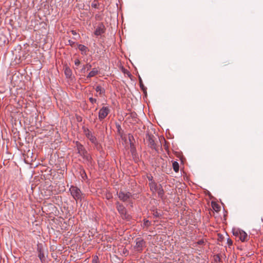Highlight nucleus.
I'll return each mask as SVG.
<instances>
[{"mask_svg":"<svg viewBox=\"0 0 263 263\" xmlns=\"http://www.w3.org/2000/svg\"><path fill=\"white\" fill-rule=\"evenodd\" d=\"M204 243V240L203 239H201V240H199V241H198L197 242V243L199 245H203Z\"/></svg>","mask_w":263,"mask_h":263,"instance_id":"nucleus-29","label":"nucleus"},{"mask_svg":"<svg viewBox=\"0 0 263 263\" xmlns=\"http://www.w3.org/2000/svg\"><path fill=\"white\" fill-rule=\"evenodd\" d=\"M117 209L119 213L121 214L122 217L124 219L129 220L130 218L129 215L126 213V209L125 207L119 202L116 203Z\"/></svg>","mask_w":263,"mask_h":263,"instance_id":"nucleus-5","label":"nucleus"},{"mask_svg":"<svg viewBox=\"0 0 263 263\" xmlns=\"http://www.w3.org/2000/svg\"><path fill=\"white\" fill-rule=\"evenodd\" d=\"M96 90L97 92H99L100 95H104L105 92L104 88H102L100 85H98L96 87Z\"/></svg>","mask_w":263,"mask_h":263,"instance_id":"nucleus-17","label":"nucleus"},{"mask_svg":"<svg viewBox=\"0 0 263 263\" xmlns=\"http://www.w3.org/2000/svg\"><path fill=\"white\" fill-rule=\"evenodd\" d=\"M173 167L175 172H178L179 169V163L177 161H174L173 163Z\"/></svg>","mask_w":263,"mask_h":263,"instance_id":"nucleus-18","label":"nucleus"},{"mask_svg":"<svg viewBox=\"0 0 263 263\" xmlns=\"http://www.w3.org/2000/svg\"><path fill=\"white\" fill-rule=\"evenodd\" d=\"M217 260H218L219 261H220V257H219V255H217Z\"/></svg>","mask_w":263,"mask_h":263,"instance_id":"nucleus-33","label":"nucleus"},{"mask_svg":"<svg viewBox=\"0 0 263 263\" xmlns=\"http://www.w3.org/2000/svg\"><path fill=\"white\" fill-rule=\"evenodd\" d=\"M71 33L73 35H77V32L76 31L74 30H72L71 31Z\"/></svg>","mask_w":263,"mask_h":263,"instance_id":"nucleus-32","label":"nucleus"},{"mask_svg":"<svg viewBox=\"0 0 263 263\" xmlns=\"http://www.w3.org/2000/svg\"><path fill=\"white\" fill-rule=\"evenodd\" d=\"M118 197L120 200L123 202L128 201L132 197V194L130 192H124L123 191H120L118 193Z\"/></svg>","mask_w":263,"mask_h":263,"instance_id":"nucleus-7","label":"nucleus"},{"mask_svg":"<svg viewBox=\"0 0 263 263\" xmlns=\"http://www.w3.org/2000/svg\"><path fill=\"white\" fill-rule=\"evenodd\" d=\"M92 6H93V7H96V4H95V5H92Z\"/></svg>","mask_w":263,"mask_h":263,"instance_id":"nucleus-36","label":"nucleus"},{"mask_svg":"<svg viewBox=\"0 0 263 263\" xmlns=\"http://www.w3.org/2000/svg\"><path fill=\"white\" fill-rule=\"evenodd\" d=\"M110 112V108L109 106H103L99 111L98 118L100 121L104 119Z\"/></svg>","mask_w":263,"mask_h":263,"instance_id":"nucleus-4","label":"nucleus"},{"mask_svg":"<svg viewBox=\"0 0 263 263\" xmlns=\"http://www.w3.org/2000/svg\"><path fill=\"white\" fill-rule=\"evenodd\" d=\"M69 191L77 202L81 201L85 198V195L76 186L71 185Z\"/></svg>","mask_w":263,"mask_h":263,"instance_id":"nucleus-2","label":"nucleus"},{"mask_svg":"<svg viewBox=\"0 0 263 263\" xmlns=\"http://www.w3.org/2000/svg\"><path fill=\"white\" fill-rule=\"evenodd\" d=\"M91 68V65L89 63H87L86 65H84L82 67V68L81 69V73H85L86 70H88L90 69Z\"/></svg>","mask_w":263,"mask_h":263,"instance_id":"nucleus-16","label":"nucleus"},{"mask_svg":"<svg viewBox=\"0 0 263 263\" xmlns=\"http://www.w3.org/2000/svg\"><path fill=\"white\" fill-rule=\"evenodd\" d=\"M149 184L151 190L154 193L156 192L159 187V185H157L154 181H152Z\"/></svg>","mask_w":263,"mask_h":263,"instance_id":"nucleus-13","label":"nucleus"},{"mask_svg":"<svg viewBox=\"0 0 263 263\" xmlns=\"http://www.w3.org/2000/svg\"><path fill=\"white\" fill-rule=\"evenodd\" d=\"M139 84H140V87L141 88V89L143 90L144 92H146V88L144 86V84H143L142 80L141 78H139Z\"/></svg>","mask_w":263,"mask_h":263,"instance_id":"nucleus-19","label":"nucleus"},{"mask_svg":"<svg viewBox=\"0 0 263 263\" xmlns=\"http://www.w3.org/2000/svg\"><path fill=\"white\" fill-rule=\"evenodd\" d=\"M145 242L141 238H137L136 239V245L135 248L138 251H141L145 246Z\"/></svg>","mask_w":263,"mask_h":263,"instance_id":"nucleus-10","label":"nucleus"},{"mask_svg":"<svg viewBox=\"0 0 263 263\" xmlns=\"http://www.w3.org/2000/svg\"><path fill=\"white\" fill-rule=\"evenodd\" d=\"M99 71L96 68H93L92 70L89 72L87 76V78H90L97 75Z\"/></svg>","mask_w":263,"mask_h":263,"instance_id":"nucleus-15","label":"nucleus"},{"mask_svg":"<svg viewBox=\"0 0 263 263\" xmlns=\"http://www.w3.org/2000/svg\"><path fill=\"white\" fill-rule=\"evenodd\" d=\"M81 176L83 179H85V178L87 177L86 174L84 170H82V173H81Z\"/></svg>","mask_w":263,"mask_h":263,"instance_id":"nucleus-26","label":"nucleus"},{"mask_svg":"<svg viewBox=\"0 0 263 263\" xmlns=\"http://www.w3.org/2000/svg\"><path fill=\"white\" fill-rule=\"evenodd\" d=\"M78 48L81 51L82 54L84 55L87 54V52L88 51V48L84 45L79 44Z\"/></svg>","mask_w":263,"mask_h":263,"instance_id":"nucleus-12","label":"nucleus"},{"mask_svg":"<svg viewBox=\"0 0 263 263\" xmlns=\"http://www.w3.org/2000/svg\"><path fill=\"white\" fill-rule=\"evenodd\" d=\"M233 234L237 237L241 241H246L248 239L247 234L243 230H237L233 232Z\"/></svg>","mask_w":263,"mask_h":263,"instance_id":"nucleus-6","label":"nucleus"},{"mask_svg":"<svg viewBox=\"0 0 263 263\" xmlns=\"http://www.w3.org/2000/svg\"><path fill=\"white\" fill-rule=\"evenodd\" d=\"M217 260H218L219 261H220V257H219V255H217Z\"/></svg>","mask_w":263,"mask_h":263,"instance_id":"nucleus-34","label":"nucleus"},{"mask_svg":"<svg viewBox=\"0 0 263 263\" xmlns=\"http://www.w3.org/2000/svg\"><path fill=\"white\" fill-rule=\"evenodd\" d=\"M89 100L92 104H94L97 102V100L92 97H90L89 98Z\"/></svg>","mask_w":263,"mask_h":263,"instance_id":"nucleus-24","label":"nucleus"},{"mask_svg":"<svg viewBox=\"0 0 263 263\" xmlns=\"http://www.w3.org/2000/svg\"><path fill=\"white\" fill-rule=\"evenodd\" d=\"M65 74L67 77H70L71 76V71L70 68H66L65 69Z\"/></svg>","mask_w":263,"mask_h":263,"instance_id":"nucleus-21","label":"nucleus"},{"mask_svg":"<svg viewBox=\"0 0 263 263\" xmlns=\"http://www.w3.org/2000/svg\"><path fill=\"white\" fill-rule=\"evenodd\" d=\"M144 224L145 226L148 227L151 224V222L148 220H144Z\"/></svg>","mask_w":263,"mask_h":263,"instance_id":"nucleus-25","label":"nucleus"},{"mask_svg":"<svg viewBox=\"0 0 263 263\" xmlns=\"http://www.w3.org/2000/svg\"><path fill=\"white\" fill-rule=\"evenodd\" d=\"M99 262V258L97 256H94L92 260V263H98Z\"/></svg>","mask_w":263,"mask_h":263,"instance_id":"nucleus-23","label":"nucleus"},{"mask_svg":"<svg viewBox=\"0 0 263 263\" xmlns=\"http://www.w3.org/2000/svg\"><path fill=\"white\" fill-rule=\"evenodd\" d=\"M47 248L45 245L39 243L37 245V252L38 253V257L41 261L43 262L45 260V252Z\"/></svg>","mask_w":263,"mask_h":263,"instance_id":"nucleus-3","label":"nucleus"},{"mask_svg":"<svg viewBox=\"0 0 263 263\" xmlns=\"http://www.w3.org/2000/svg\"><path fill=\"white\" fill-rule=\"evenodd\" d=\"M86 136L92 143L96 144L97 143L96 138L92 134L90 131L88 130L87 132L86 133Z\"/></svg>","mask_w":263,"mask_h":263,"instance_id":"nucleus-11","label":"nucleus"},{"mask_svg":"<svg viewBox=\"0 0 263 263\" xmlns=\"http://www.w3.org/2000/svg\"><path fill=\"white\" fill-rule=\"evenodd\" d=\"M146 140L147 141L148 146L151 148L156 149V144L155 142V137L153 135L147 134L146 135Z\"/></svg>","mask_w":263,"mask_h":263,"instance_id":"nucleus-8","label":"nucleus"},{"mask_svg":"<svg viewBox=\"0 0 263 263\" xmlns=\"http://www.w3.org/2000/svg\"><path fill=\"white\" fill-rule=\"evenodd\" d=\"M227 243H228V245L229 246H231L232 245L233 241H232V240L231 239L228 238V239H227Z\"/></svg>","mask_w":263,"mask_h":263,"instance_id":"nucleus-28","label":"nucleus"},{"mask_svg":"<svg viewBox=\"0 0 263 263\" xmlns=\"http://www.w3.org/2000/svg\"><path fill=\"white\" fill-rule=\"evenodd\" d=\"M76 147L78 151V153L83 157L84 162L88 165L90 164L92 160L91 157L85 149L83 145L78 141H77L76 143Z\"/></svg>","mask_w":263,"mask_h":263,"instance_id":"nucleus-1","label":"nucleus"},{"mask_svg":"<svg viewBox=\"0 0 263 263\" xmlns=\"http://www.w3.org/2000/svg\"><path fill=\"white\" fill-rule=\"evenodd\" d=\"M213 208L215 211L218 212L220 210V207L217 204L214 203L213 205Z\"/></svg>","mask_w":263,"mask_h":263,"instance_id":"nucleus-22","label":"nucleus"},{"mask_svg":"<svg viewBox=\"0 0 263 263\" xmlns=\"http://www.w3.org/2000/svg\"><path fill=\"white\" fill-rule=\"evenodd\" d=\"M148 179H149V180H151V182H152V181H153L152 180V177L151 178H149Z\"/></svg>","mask_w":263,"mask_h":263,"instance_id":"nucleus-35","label":"nucleus"},{"mask_svg":"<svg viewBox=\"0 0 263 263\" xmlns=\"http://www.w3.org/2000/svg\"><path fill=\"white\" fill-rule=\"evenodd\" d=\"M106 30L105 27L102 23H100L97 26L94 34L96 36H99L105 33Z\"/></svg>","mask_w":263,"mask_h":263,"instance_id":"nucleus-9","label":"nucleus"},{"mask_svg":"<svg viewBox=\"0 0 263 263\" xmlns=\"http://www.w3.org/2000/svg\"><path fill=\"white\" fill-rule=\"evenodd\" d=\"M116 126L117 129V132H118V134L122 136V135L123 134V131L122 130L121 125L118 123V124L116 123Z\"/></svg>","mask_w":263,"mask_h":263,"instance_id":"nucleus-20","label":"nucleus"},{"mask_svg":"<svg viewBox=\"0 0 263 263\" xmlns=\"http://www.w3.org/2000/svg\"><path fill=\"white\" fill-rule=\"evenodd\" d=\"M156 192H157L158 196L159 197H160L161 198H163V196L164 194V190H163L162 186L161 184L159 185V187Z\"/></svg>","mask_w":263,"mask_h":263,"instance_id":"nucleus-14","label":"nucleus"},{"mask_svg":"<svg viewBox=\"0 0 263 263\" xmlns=\"http://www.w3.org/2000/svg\"><path fill=\"white\" fill-rule=\"evenodd\" d=\"M68 44H69V45H70L72 47L74 45L75 42L72 41V40H69L68 41Z\"/></svg>","mask_w":263,"mask_h":263,"instance_id":"nucleus-30","label":"nucleus"},{"mask_svg":"<svg viewBox=\"0 0 263 263\" xmlns=\"http://www.w3.org/2000/svg\"><path fill=\"white\" fill-rule=\"evenodd\" d=\"M154 216L156 217H158L160 216V214L159 213H158L157 212H156V213H155L154 214Z\"/></svg>","mask_w":263,"mask_h":263,"instance_id":"nucleus-31","label":"nucleus"},{"mask_svg":"<svg viewBox=\"0 0 263 263\" xmlns=\"http://www.w3.org/2000/svg\"><path fill=\"white\" fill-rule=\"evenodd\" d=\"M74 64L76 66H79L80 64V61L78 59L75 60Z\"/></svg>","mask_w":263,"mask_h":263,"instance_id":"nucleus-27","label":"nucleus"}]
</instances>
